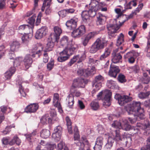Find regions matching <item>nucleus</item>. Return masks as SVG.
I'll return each mask as SVG.
<instances>
[{"label":"nucleus","mask_w":150,"mask_h":150,"mask_svg":"<svg viewBox=\"0 0 150 150\" xmlns=\"http://www.w3.org/2000/svg\"><path fill=\"white\" fill-rule=\"evenodd\" d=\"M115 136L109 137L108 140V142L105 145V147L107 149H110L114 141L117 143L119 144H123L127 146L128 144L130 145L132 141L131 138L126 135L121 136L119 130H115Z\"/></svg>","instance_id":"nucleus-1"},{"label":"nucleus","mask_w":150,"mask_h":150,"mask_svg":"<svg viewBox=\"0 0 150 150\" xmlns=\"http://www.w3.org/2000/svg\"><path fill=\"white\" fill-rule=\"evenodd\" d=\"M115 11L117 15L116 16L117 18L115 19L113 21V23L108 24L107 28L108 30V33L109 35L113 36L114 34L119 29L120 27L122 25L125 21V20L121 22L119 21L118 23L117 22L118 18H121L123 15L125 10H122L120 8H117L115 9Z\"/></svg>","instance_id":"nucleus-2"},{"label":"nucleus","mask_w":150,"mask_h":150,"mask_svg":"<svg viewBox=\"0 0 150 150\" xmlns=\"http://www.w3.org/2000/svg\"><path fill=\"white\" fill-rule=\"evenodd\" d=\"M43 46L40 43H38L33 46L32 54L26 55L23 60L24 65L27 69L31 67L33 62L31 57L33 58L36 57H39L40 55L41 52L43 50Z\"/></svg>","instance_id":"nucleus-3"},{"label":"nucleus","mask_w":150,"mask_h":150,"mask_svg":"<svg viewBox=\"0 0 150 150\" xmlns=\"http://www.w3.org/2000/svg\"><path fill=\"white\" fill-rule=\"evenodd\" d=\"M102 2H100L98 4V1L96 0H92L91 1L90 5L91 7L88 11L84 10L81 13V16L83 22L88 24H89L90 19L89 17H93L96 14V12L98 9V5L102 4Z\"/></svg>","instance_id":"nucleus-4"},{"label":"nucleus","mask_w":150,"mask_h":150,"mask_svg":"<svg viewBox=\"0 0 150 150\" xmlns=\"http://www.w3.org/2000/svg\"><path fill=\"white\" fill-rule=\"evenodd\" d=\"M139 102L133 101L132 104L125 106V109L129 115L134 112L140 119H143L144 117V111L143 108H141Z\"/></svg>","instance_id":"nucleus-5"},{"label":"nucleus","mask_w":150,"mask_h":150,"mask_svg":"<svg viewBox=\"0 0 150 150\" xmlns=\"http://www.w3.org/2000/svg\"><path fill=\"white\" fill-rule=\"evenodd\" d=\"M31 30L28 25H20L17 29V36L21 38L23 43H26L32 37Z\"/></svg>","instance_id":"nucleus-6"},{"label":"nucleus","mask_w":150,"mask_h":150,"mask_svg":"<svg viewBox=\"0 0 150 150\" xmlns=\"http://www.w3.org/2000/svg\"><path fill=\"white\" fill-rule=\"evenodd\" d=\"M107 41L105 39L98 38L91 46L89 52L91 53H94L98 50L103 49L107 46Z\"/></svg>","instance_id":"nucleus-7"},{"label":"nucleus","mask_w":150,"mask_h":150,"mask_svg":"<svg viewBox=\"0 0 150 150\" xmlns=\"http://www.w3.org/2000/svg\"><path fill=\"white\" fill-rule=\"evenodd\" d=\"M70 46L69 45L67 47L65 48L62 52L59 53L60 56H66L68 59L72 54L76 52L78 48V46L77 44L71 42Z\"/></svg>","instance_id":"nucleus-8"},{"label":"nucleus","mask_w":150,"mask_h":150,"mask_svg":"<svg viewBox=\"0 0 150 150\" xmlns=\"http://www.w3.org/2000/svg\"><path fill=\"white\" fill-rule=\"evenodd\" d=\"M120 121H114L112 124V127L116 128L122 129L126 131H128L130 129L131 125L129 124L128 121L126 118H123Z\"/></svg>","instance_id":"nucleus-9"},{"label":"nucleus","mask_w":150,"mask_h":150,"mask_svg":"<svg viewBox=\"0 0 150 150\" xmlns=\"http://www.w3.org/2000/svg\"><path fill=\"white\" fill-rule=\"evenodd\" d=\"M105 94V97L103 99V105L106 108L109 106L111 103V93L108 90L103 91H102L99 92L97 95L98 98L99 100L101 99V97L103 93Z\"/></svg>","instance_id":"nucleus-10"},{"label":"nucleus","mask_w":150,"mask_h":150,"mask_svg":"<svg viewBox=\"0 0 150 150\" xmlns=\"http://www.w3.org/2000/svg\"><path fill=\"white\" fill-rule=\"evenodd\" d=\"M137 127L140 129L136 128L134 130L137 131L136 133L138 135L141 134L142 130H143V133L145 135L148 136L150 133V124L148 121H147L146 123L143 125L140 122H137Z\"/></svg>","instance_id":"nucleus-11"},{"label":"nucleus","mask_w":150,"mask_h":150,"mask_svg":"<svg viewBox=\"0 0 150 150\" xmlns=\"http://www.w3.org/2000/svg\"><path fill=\"white\" fill-rule=\"evenodd\" d=\"M82 143L78 142L76 143V145L79 147V150H90L91 144L85 137L81 138Z\"/></svg>","instance_id":"nucleus-12"},{"label":"nucleus","mask_w":150,"mask_h":150,"mask_svg":"<svg viewBox=\"0 0 150 150\" xmlns=\"http://www.w3.org/2000/svg\"><path fill=\"white\" fill-rule=\"evenodd\" d=\"M115 98L118 100L119 104L123 106L126 103L131 101L132 97L127 95L121 96L119 94H116L114 97Z\"/></svg>","instance_id":"nucleus-13"},{"label":"nucleus","mask_w":150,"mask_h":150,"mask_svg":"<svg viewBox=\"0 0 150 150\" xmlns=\"http://www.w3.org/2000/svg\"><path fill=\"white\" fill-rule=\"evenodd\" d=\"M86 58L85 53L82 52L81 54L74 56L68 63V65L71 66L76 62L79 63L83 61Z\"/></svg>","instance_id":"nucleus-14"},{"label":"nucleus","mask_w":150,"mask_h":150,"mask_svg":"<svg viewBox=\"0 0 150 150\" xmlns=\"http://www.w3.org/2000/svg\"><path fill=\"white\" fill-rule=\"evenodd\" d=\"M54 33L51 34L50 37L52 40L54 41H57L59 38V36L62 33V30L58 26H55L54 27Z\"/></svg>","instance_id":"nucleus-15"},{"label":"nucleus","mask_w":150,"mask_h":150,"mask_svg":"<svg viewBox=\"0 0 150 150\" xmlns=\"http://www.w3.org/2000/svg\"><path fill=\"white\" fill-rule=\"evenodd\" d=\"M86 32L84 25H81L76 29L74 30L72 33V36L74 38L79 37Z\"/></svg>","instance_id":"nucleus-16"},{"label":"nucleus","mask_w":150,"mask_h":150,"mask_svg":"<svg viewBox=\"0 0 150 150\" xmlns=\"http://www.w3.org/2000/svg\"><path fill=\"white\" fill-rule=\"evenodd\" d=\"M85 82L83 79L79 78L75 79L74 80L71 88H84L85 87Z\"/></svg>","instance_id":"nucleus-17"},{"label":"nucleus","mask_w":150,"mask_h":150,"mask_svg":"<svg viewBox=\"0 0 150 150\" xmlns=\"http://www.w3.org/2000/svg\"><path fill=\"white\" fill-rule=\"evenodd\" d=\"M47 32V27H42L37 31L35 35V38L37 39H40L46 35Z\"/></svg>","instance_id":"nucleus-18"},{"label":"nucleus","mask_w":150,"mask_h":150,"mask_svg":"<svg viewBox=\"0 0 150 150\" xmlns=\"http://www.w3.org/2000/svg\"><path fill=\"white\" fill-rule=\"evenodd\" d=\"M59 95L57 93L54 94L53 96V104L55 107L57 108L58 111L61 113L63 112L61 105L58 102Z\"/></svg>","instance_id":"nucleus-19"},{"label":"nucleus","mask_w":150,"mask_h":150,"mask_svg":"<svg viewBox=\"0 0 150 150\" xmlns=\"http://www.w3.org/2000/svg\"><path fill=\"white\" fill-rule=\"evenodd\" d=\"M78 21L76 18H74L68 21L66 23V25L69 29L71 30L76 28L77 23Z\"/></svg>","instance_id":"nucleus-20"},{"label":"nucleus","mask_w":150,"mask_h":150,"mask_svg":"<svg viewBox=\"0 0 150 150\" xmlns=\"http://www.w3.org/2000/svg\"><path fill=\"white\" fill-rule=\"evenodd\" d=\"M126 51L125 50L124 51L120 52V53H118L117 54L112 53V62L116 64L117 63L122 62V56L120 54V53L123 54Z\"/></svg>","instance_id":"nucleus-21"},{"label":"nucleus","mask_w":150,"mask_h":150,"mask_svg":"<svg viewBox=\"0 0 150 150\" xmlns=\"http://www.w3.org/2000/svg\"><path fill=\"white\" fill-rule=\"evenodd\" d=\"M38 104H31L26 107L25 112L27 113L35 112L38 109Z\"/></svg>","instance_id":"nucleus-22"},{"label":"nucleus","mask_w":150,"mask_h":150,"mask_svg":"<svg viewBox=\"0 0 150 150\" xmlns=\"http://www.w3.org/2000/svg\"><path fill=\"white\" fill-rule=\"evenodd\" d=\"M120 71V70L118 67L111 65L109 71V74L111 77L115 78Z\"/></svg>","instance_id":"nucleus-23"},{"label":"nucleus","mask_w":150,"mask_h":150,"mask_svg":"<svg viewBox=\"0 0 150 150\" xmlns=\"http://www.w3.org/2000/svg\"><path fill=\"white\" fill-rule=\"evenodd\" d=\"M16 71L15 67H11L4 74L5 80L10 79L12 75L14 74Z\"/></svg>","instance_id":"nucleus-24"},{"label":"nucleus","mask_w":150,"mask_h":150,"mask_svg":"<svg viewBox=\"0 0 150 150\" xmlns=\"http://www.w3.org/2000/svg\"><path fill=\"white\" fill-rule=\"evenodd\" d=\"M23 81H22V78H20L16 81V84L19 88V91L21 96L25 97L26 94L25 92L23 91L22 86L21 85Z\"/></svg>","instance_id":"nucleus-25"},{"label":"nucleus","mask_w":150,"mask_h":150,"mask_svg":"<svg viewBox=\"0 0 150 150\" xmlns=\"http://www.w3.org/2000/svg\"><path fill=\"white\" fill-rule=\"evenodd\" d=\"M73 42L72 40H71L70 41L69 40V38L67 36H63L61 39L60 40V44L62 46H67V47L69 45L70 46V43L71 44V42Z\"/></svg>","instance_id":"nucleus-26"},{"label":"nucleus","mask_w":150,"mask_h":150,"mask_svg":"<svg viewBox=\"0 0 150 150\" xmlns=\"http://www.w3.org/2000/svg\"><path fill=\"white\" fill-rule=\"evenodd\" d=\"M20 45L19 42L16 40H13L10 42V50L11 51H14L18 49Z\"/></svg>","instance_id":"nucleus-27"},{"label":"nucleus","mask_w":150,"mask_h":150,"mask_svg":"<svg viewBox=\"0 0 150 150\" xmlns=\"http://www.w3.org/2000/svg\"><path fill=\"white\" fill-rule=\"evenodd\" d=\"M124 58L127 59L128 62L130 64L134 63L135 61L133 54L132 52L131 51L127 52L126 55H124Z\"/></svg>","instance_id":"nucleus-28"},{"label":"nucleus","mask_w":150,"mask_h":150,"mask_svg":"<svg viewBox=\"0 0 150 150\" xmlns=\"http://www.w3.org/2000/svg\"><path fill=\"white\" fill-rule=\"evenodd\" d=\"M110 53V51L109 48H105L104 53L100 56L98 59L100 61L104 60L105 59L109 56Z\"/></svg>","instance_id":"nucleus-29"},{"label":"nucleus","mask_w":150,"mask_h":150,"mask_svg":"<svg viewBox=\"0 0 150 150\" xmlns=\"http://www.w3.org/2000/svg\"><path fill=\"white\" fill-rule=\"evenodd\" d=\"M91 71L92 70H91L90 71L88 70V69L84 70L82 69H80L78 70L77 74L79 76H87L91 73Z\"/></svg>","instance_id":"nucleus-30"},{"label":"nucleus","mask_w":150,"mask_h":150,"mask_svg":"<svg viewBox=\"0 0 150 150\" xmlns=\"http://www.w3.org/2000/svg\"><path fill=\"white\" fill-rule=\"evenodd\" d=\"M69 108H71L74 103V96L72 94H70L67 97L66 99Z\"/></svg>","instance_id":"nucleus-31"},{"label":"nucleus","mask_w":150,"mask_h":150,"mask_svg":"<svg viewBox=\"0 0 150 150\" xmlns=\"http://www.w3.org/2000/svg\"><path fill=\"white\" fill-rule=\"evenodd\" d=\"M52 121L51 118H50L49 116L46 115L42 117L40 119V122L41 123L43 124H45L51 123Z\"/></svg>","instance_id":"nucleus-32"},{"label":"nucleus","mask_w":150,"mask_h":150,"mask_svg":"<svg viewBox=\"0 0 150 150\" xmlns=\"http://www.w3.org/2000/svg\"><path fill=\"white\" fill-rule=\"evenodd\" d=\"M21 143V141L17 136H14L13 138L10 141V145H13L16 144L18 145H19Z\"/></svg>","instance_id":"nucleus-33"},{"label":"nucleus","mask_w":150,"mask_h":150,"mask_svg":"<svg viewBox=\"0 0 150 150\" xmlns=\"http://www.w3.org/2000/svg\"><path fill=\"white\" fill-rule=\"evenodd\" d=\"M36 16L33 14L30 18L28 19V23L31 25V26L29 27L31 32H33V29L34 28V24L35 21Z\"/></svg>","instance_id":"nucleus-34"},{"label":"nucleus","mask_w":150,"mask_h":150,"mask_svg":"<svg viewBox=\"0 0 150 150\" xmlns=\"http://www.w3.org/2000/svg\"><path fill=\"white\" fill-rule=\"evenodd\" d=\"M50 134V131L46 129H42L40 132L41 137L44 139H46L48 137Z\"/></svg>","instance_id":"nucleus-35"},{"label":"nucleus","mask_w":150,"mask_h":150,"mask_svg":"<svg viewBox=\"0 0 150 150\" xmlns=\"http://www.w3.org/2000/svg\"><path fill=\"white\" fill-rule=\"evenodd\" d=\"M137 0L131 1L125 6V8L126 9H129L132 8V6L135 7L137 4Z\"/></svg>","instance_id":"nucleus-36"},{"label":"nucleus","mask_w":150,"mask_h":150,"mask_svg":"<svg viewBox=\"0 0 150 150\" xmlns=\"http://www.w3.org/2000/svg\"><path fill=\"white\" fill-rule=\"evenodd\" d=\"M66 120L67 122V127L68 131L70 134H73V131L71 126V120L68 117H66Z\"/></svg>","instance_id":"nucleus-37"},{"label":"nucleus","mask_w":150,"mask_h":150,"mask_svg":"<svg viewBox=\"0 0 150 150\" xmlns=\"http://www.w3.org/2000/svg\"><path fill=\"white\" fill-rule=\"evenodd\" d=\"M105 17L100 13H99L97 16V24L98 25L102 24L104 22Z\"/></svg>","instance_id":"nucleus-38"},{"label":"nucleus","mask_w":150,"mask_h":150,"mask_svg":"<svg viewBox=\"0 0 150 150\" xmlns=\"http://www.w3.org/2000/svg\"><path fill=\"white\" fill-rule=\"evenodd\" d=\"M51 41L48 42L47 44L46 47V49L43 50L44 52H47L51 51L52 50L54 46V42H56V41H54L51 39Z\"/></svg>","instance_id":"nucleus-39"},{"label":"nucleus","mask_w":150,"mask_h":150,"mask_svg":"<svg viewBox=\"0 0 150 150\" xmlns=\"http://www.w3.org/2000/svg\"><path fill=\"white\" fill-rule=\"evenodd\" d=\"M74 140H78L80 136L79 133L78 129L77 126L74 127ZM79 142V141H77V142L75 143L76 144V143L78 142Z\"/></svg>","instance_id":"nucleus-40"},{"label":"nucleus","mask_w":150,"mask_h":150,"mask_svg":"<svg viewBox=\"0 0 150 150\" xmlns=\"http://www.w3.org/2000/svg\"><path fill=\"white\" fill-rule=\"evenodd\" d=\"M150 94V92H141L138 94V96L140 99H144L146 98Z\"/></svg>","instance_id":"nucleus-41"},{"label":"nucleus","mask_w":150,"mask_h":150,"mask_svg":"<svg viewBox=\"0 0 150 150\" xmlns=\"http://www.w3.org/2000/svg\"><path fill=\"white\" fill-rule=\"evenodd\" d=\"M106 85L108 88L114 89L116 86V83L115 81L112 80H108L107 81Z\"/></svg>","instance_id":"nucleus-42"},{"label":"nucleus","mask_w":150,"mask_h":150,"mask_svg":"<svg viewBox=\"0 0 150 150\" xmlns=\"http://www.w3.org/2000/svg\"><path fill=\"white\" fill-rule=\"evenodd\" d=\"M64 148V150H69L66 146H65V144L64 142L62 141L59 143L57 146V149L58 150H61Z\"/></svg>","instance_id":"nucleus-43"},{"label":"nucleus","mask_w":150,"mask_h":150,"mask_svg":"<svg viewBox=\"0 0 150 150\" xmlns=\"http://www.w3.org/2000/svg\"><path fill=\"white\" fill-rule=\"evenodd\" d=\"M150 80V79L147 74L146 73H144L141 79L142 82L144 84H147L149 82Z\"/></svg>","instance_id":"nucleus-44"},{"label":"nucleus","mask_w":150,"mask_h":150,"mask_svg":"<svg viewBox=\"0 0 150 150\" xmlns=\"http://www.w3.org/2000/svg\"><path fill=\"white\" fill-rule=\"evenodd\" d=\"M52 0H44L43 3V6L41 10L42 11L45 10V7L48 8L50 6Z\"/></svg>","instance_id":"nucleus-45"},{"label":"nucleus","mask_w":150,"mask_h":150,"mask_svg":"<svg viewBox=\"0 0 150 150\" xmlns=\"http://www.w3.org/2000/svg\"><path fill=\"white\" fill-rule=\"evenodd\" d=\"M124 36L122 33H120L117 40L116 45L117 46H120L124 42Z\"/></svg>","instance_id":"nucleus-46"},{"label":"nucleus","mask_w":150,"mask_h":150,"mask_svg":"<svg viewBox=\"0 0 150 150\" xmlns=\"http://www.w3.org/2000/svg\"><path fill=\"white\" fill-rule=\"evenodd\" d=\"M139 119H140L139 116H138V115L137 114L134 115V118L131 117L128 118L127 120V121L129 120V122L132 124H134L136 122L137 120H139Z\"/></svg>","instance_id":"nucleus-47"},{"label":"nucleus","mask_w":150,"mask_h":150,"mask_svg":"<svg viewBox=\"0 0 150 150\" xmlns=\"http://www.w3.org/2000/svg\"><path fill=\"white\" fill-rule=\"evenodd\" d=\"M144 6V4L143 3H142L139 4L137 6L134 11H132V13L135 15H136L137 13H138L141 11Z\"/></svg>","instance_id":"nucleus-48"},{"label":"nucleus","mask_w":150,"mask_h":150,"mask_svg":"<svg viewBox=\"0 0 150 150\" xmlns=\"http://www.w3.org/2000/svg\"><path fill=\"white\" fill-rule=\"evenodd\" d=\"M91 106L93 110H97L99 107V105L98 102L92 101L91 103Z\"/></svg>","instance_id":"nucleus-49"},{"label":"nucleus","mask_w":150,"mask_h":150,"mask_svg":"<svg viewBox=\"0 0 150 150\" xmlns=\"http://www.w3.org/2000/svg\"><path fill=\"white\" fill-rule=\"evenodd\" d=\"M61 136L62 134H58L57 133L54 132L52 134V137L55 141L58 142L60 140Z\"/></svg>","instance_id":"nucleus-50"},{"label":"nucleus","mask_w":150,"mask_h":150,"mask_svg":"<svg viewBox=\"0 0 150 150\" xmlns=\"http://www.w3.org/2000/svg\"><path fill=\"white\" fill-rule=\"evenodd\" d=\"M50 116L52 117V120L54 121H57L58 120V118L56 117V111L53 110H52L50 113Z\"/></svg>","instance_id":"nucleus-51"},{"label":"nucleus","mask_w":150,"mask_h":150,"mask_svg":"<svg viewBox=\"0 0 150 150\" xmlns=\"http://www.w3.org/2000/svg\"><path fill=\"white\" fill-rule=\"evenodd\" d=\"M70 94H72L74 95H75L76 97L79 96L81 94L80 93L79 91H77L75 89V88H71V89L70 90Z\"/></svg>","instance_id":"nucleus-52"},{"label":"nucleus","mask_w":150,"mask_h":150,"mask_svg":"<svg viewBox=\"0 0 150 150\" xmlns=\"http://www.w3.org/2000/svg\"><path fill=\"white\" fill-rule=\"evenodd\" d=\"M6 8V0H0V10Z\"/></svg>","instance_id":"nucleus-53"},{"label":"nucleus","mask_w":150,"mask_h":150,"mask_svg":"<svg viewBox=\"0 0 150 150\" xmlns=\"http://www.w3.org/2000/svg\"><path fill=\"white\" fill-rule=\"evenodd\" d=\"M97 34L95 32H91L88 33L86 36V37L90 40L93 38L95 35Z\"/></svg>","instance_id":"nucleus-54"},{"label":"nucleus","mask_w":150,"mask_h":150,"mask_svg":"<svg viewBox=\"0 0 150 150\" xmlns=\"http://www.w3.org/2000/svg\"><path fill=\"white\" fill-rule=\"evenodd\" d=\"M93 86H95V88L93 89V91H97L99 90L101 87V83L100 82H96L93 83Z\"/></svg>","instance_id":"nucleus-55"},{"label":"nucleus","mask_w":150,"mask_h":150,"mask_svg":"<svg viewBox=\"0 0 150 150\" xmlns=\"http://www.w3.org/2000/svg\"><path fill=\"white\" fill-rule=\"evenodd\" d=\"M118 79L120 83H123L126 81L125 76L122 74H120L118 76Z\"/></svg>","instance_id":"nucleus-56"},{"label":"nucleus","mask_w":150,"mask_h":150,"mask_svg":"<svg viewBox=\"0 0 150 150\" xmlns=\"http://www.w3.org/2000/svg\"><path fill=\"white\" fill-rule=\"evenodd\" d=\"M56 146V145L55 144H48L46 145V147L45 148V149L46 150H53Z\"/></svg>","instance_id":"nucleus-57"},{"label":"nucleus","mask_w":150,"mask_h":150,"mask_svg":"<svg viewBox=\"0 0 150 150\" xmlns=\"http://www.w3.org/2000/svg\"><path fill=\"white\" fill-rule=\"evenodd\" d=\"M62 128L61 126H58L55 127L54 129V133H57L58 134H62Z\"/></svg>","instance_id":"nucleus-58"},{"label":"nucleus","mask_w":150,"mask_h":150,"mask_svg":"<svg viewBox=\"0 0 150 150\" xmlns=\"http://www.w3.org/2000/svg\"><path fill=\"white\" fill-rule=\"evenodd\" d=\"M10 141L11 140L9 137H4L2 139L3 144L5 145H10Z\"/></svg>","instance_id":"nucleus-59"},{"label":"nucleus","mask_w":150,"mask_h":150,"mask_svg":"<svg viewBox=\"0 0 150 150\" xmlns=\"http://www.w3.org/2000/svg\"><path fill=\"white\" fill-rule=\"evenodd\" d=\"M103 77L101 75H99L96 76L95 78L94 81L98 83L103 81Z\"/></svg>","instance_id":"nucleus-60"},{"label":"nucleus","mask_w":150,"mask_h":150,"mask_svg":"<svg viewBox=\"0 0 150 150\" xmlns=\"http://www.w3.org/2000/svg\"><path fill=\"white\" fill-rule=\"evenodd\" d=\"M9 1L11 6L10 8H15L17 5V4H16L17 1L16 0H8V1Z\"/></svg>","instance_id":"nucleus-61"},{"label":"nucleus","mask_w":150,"mask_h":150,"mask_svg":"<svg viewBox=\"0 0 150 150\" xmlns=\"http://www.w3.org/2000/svg\"><path fill=\"white\" fill-rule=\"evenodd\" d=\"M22 61L21 58H15L13 61L14 65L17 66L20 64V62Z\"/></svg>","instance_id":"nucleus-62"},{"label":"nucleus","mask_w":150,"mask_h":150,"mask_svg":"<svg viewBox=\"0 0 150 150\" xmlns=\"http://www.w3.org/2000/svg\"><path fill=\"white\" fill-rule=\"evenodd\" d=\"M1 111L3 113H4L6 111H7L8 110V112H10L11 111V109L10 108H7L6 106H2L0 108Z\"/></svg>","instance_id":"nucleus-63"},{"label":"nucleus","mask_w":150,"mask_h":150,"mask_svg":"<svg viewBox=\"0 0 150 150\" xmlns=\"http://www.w3.org/2000/svg\"><path fill=\"white\" fill-rule=\"evenodd\" d=\"M103 145L95 142V144L93 148L94 150H100Z\"/></svg>","instance_id":"nucleus-64"}]
</instances>
